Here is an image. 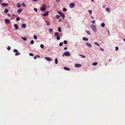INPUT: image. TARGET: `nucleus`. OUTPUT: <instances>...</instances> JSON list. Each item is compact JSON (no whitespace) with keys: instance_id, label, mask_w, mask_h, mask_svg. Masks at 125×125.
Instances as JSON below:
<instances>
[{"instance_id":"obj_19","label":"nucleus","mask_w":125,"mask_h":125,"mask_svg":"<svg viewBox=\"0 0 125 125\" xmlns=\"http://www.w3.org/2000/svg\"><path fill=\"white\" fill-rule=\"evenodd\" d=\"M17 7H18L19 8V7H21V5L20 4H19V3H17Z\"/></svg>"},{"instance_id":"obj_17","label":"nucleus","mask_w":125,"mask_h":125,"mask_svg":"<svg viewBox=\"0 0 125 125\" xmlns=\"http://www.w3.org/2000/svg\"><path fill=\"white\" fill-rule=\"evenodd\" d=\"M55 63L56 64H57L58 63V61L57 58L55 59Z\"/></svg>"},{"instance_id":"obj_25","label":"nucleus","mask_w":125,"mask_h":125,"mask_svg":"<svg viewBox=\"0 0 125 125\" xmlns=\"http://www.w3.org/2000/svg\"><path fill=\"white\" fill-rule=\"evenodd\" d=\"M58 31L59 32H60L61 31V28L60 27H59L58 28Z\"/></svg>"},{"instance_id":"obj_7","label":"nucleus","mask_w":125,"mask_h":125,"mask_svg":"<svg viewBox=\"0 0 125 125\" xmlns=\"http://www.w3.org/2000/svg\"><path fill=\"white\" fill-rule=\"evenodd\" d=\"M8 4L7 3H3L1 4V5L3 6H8Z\"/></svg>"},{"instance_id":"obj_45","label":"nucleus","mask_w":125,"mask_h":125,"mask_svg":"<svg viewBox=\"0 0 125 125\" xmlns=\"http://www.w3.org/2000/svg\"><path fill=\"white\" fill-rule=\"evenodd\" d=\"M118 47H115V50L116 51H118Z\"/></svg>"},{"instance_id":"obj_51","label":"nucleus","mask_w":125,"mask_h":125,"mask_svg":"<svg viewBox=\"0 0 125 125\" xmlns=\"http://www.w3.org/2000/svg\"><path fill=\"white\" fill-rule=\"evenodd\" d=\"M67 47H65L64 48V50H67Z\"/></svg>"},{"instance_id":"obj_35","label":"nucleus","mask_w":125,"mask_h":125,"mask_svg":"<svg viewBox=\"0 0 125 125\" xmlns=\"http://www.w3.org/2000/svg\"><path fill=\"white\" fill-rule=\"evenodd\" d=\"M94 43L95 45H96L99 46H100V45H99V44H98V43H97V42H95Z\"/></svg>"},{"instance_id":"obj_33","label":"nucleus","mask_w":125,"mask_h":125,"mask_svg":"<svg viewBox=\"0 0 125 125\" xmlns=\"http://www.w3.org/2000/svg\"><path fill=\"white\" fill-rule=\"evenodd\" d=\"M40 47H41V48H44V46L42 44H41L40 45Z\"/></svg>"},{"instance_id":"obj_60","label":"nucleus","mask_w":125,"mask_h":125,"mask_svg":"<svg viewBox=\"0 0 125 125\" xmlns=\"http://www.w3.org/2000/svg\"><path fill=\"white\" fill-rule=\"evenodd\" d=\"M91 18H92V19H93V18H94V17H91Z\"/></svg>"},{"instance_id":"obj_38","label":"nucleus","mask_w":125,"mask_h":125,"mask_svg":"<svg viewBox=\"0 0 125 125\" xmlns=\"http://www.w3.org/2000/svg\"><path fill=\"white\" fill-rule=\"evenodd\" d=\"M10 49H11L10 47L9 46H8V47L7 48V49L8 50H10Z\"/></svg>"},{"instance_id":"obj_41","label":"nucleus","mask_w":125,"mask_h":125,"mask_svg":"<svg viewBox=\"0 0 125 125\" xmlns=\"http://www.w3.org/2000/svg\"><path fill=\"white\" fill-rule=\"evenodd\" d=\"M20 20V18L19 17H17V18L16 19V20L17 21H19Z\"/></svg>"},{"instance_id":"obj_31","label":"nucleus","mask_w":125,"mask_h":125,"mask_svg":"<svg viewBox=\"0 0 125 125\" xmlns=\"http://www.w3.org/2000/svg\"><path fill=\"white\" fill-rule=\"evenodd\" d=\"M60 16L62 17L64 19V16L63 14H62Z\"/></svg>"},{"instance_id":"obj_47","label":"nucleus","mask_w":125,"mask_h":125,"mask_svg":"<svg viewBox=\"0 0 125 125\" xmlns=\"http://www.w3.org/2000/svg\"><path fill=\"white\" fill-rule=\"evenodd\" d=\"M34 10L36 12H37V10L36 8H34Z\"/></svg>"},{"instance_id":"obj_10","label":"nucleus","mask_w":125,"mask_h":125,"mask_svg":"<svg viewBox=\"0 0 125 125\" xmlns=\"http://www.w3.org/2000/svg\"><path fill=\"white\" fill-rule=\"evenodd\" d=\"M14 26L15 27V29L17 30L18 29V25L14 24Z\"/></svg>"},{"instance_id":"obj_20","label":"nucleus","mask_w":125,"mask_h":125,"mask_svg":"<svg viewBox=\"0 0 125 125\" xmlns=\"http://www.w3.org/2000/svg\"><path fill=\"white\" fill-rule=\"evenodd\" d=\"M97 62H95L94 63H92V65H93L96 66L97 65Z\"/></svg>"},{"instance_id":"obj_12","label":"nucleus","mask_w":125,"mask_h":125,"mask_svg":"<svg viewBox=\"0 0 125 125\" xmlns=\"http://www.w3.org/2000/svg\"><path fill=\"white\" fill-rule=\"evenodd\" d=\"M86 45L90 48H91L92 47V45L88 43H86Z\"/></svg>"},{"instance_id":"obj_8","label":"nucleus","mask_w":125,"mask_h":125,"mask_svg":"<svg viewBox=\"0 0 125 125\" xmlns=\"http://www.w3.org/2000/svg\"><path fill=\"white\" fill-rule=\"evenodd\" d=\"M22 9L21 8H20V9H19L17 10V12L18 13H21V12L22 11Z\"/></svg>"},{"instance_id":"obj_39","label":"nucleus","mask_w":125,"mask_h":125,"mask_svg":"<svg viewBox=\"0 0 125 125\" xmlns=\"http://www.w3.org/2000/svg\"><path fill=\"white\" fill-rule=\"evenodd\" d=\"M79 55H80V56H82L81 57L82 58H84L85 57V56H84V55H81V54H79Z\"/></svg>"},{"instance_id":"obj_58","label":"nucleus","mask_w":125,"mask_h":125,"mask_svg":"<svg viewBox=\"0 0 125 125\" xmlns=\"http://www.w3.org/2000/svg\"><path fill=\"white\" fill-rule=\"evenodd\" d=\"M37 56L39 58L40 57V56L39 55H37Z\"/></svg>"},{"instance_id":"obj_40","label":"nucleus","mask_w":125,"mask_h":125,"mask_svg":"<svg viewBox=\"0 0 125 125\" xmlns=\"http://www.w3.org/2000/svg\"><path fill=\"white\" fill-rule=\"evenodd\" d=\"M60 37L59 36H57V37L56 39L58 40H59L60 39Z\"/></svg>"},{"instance_id":"obj_6","label":"nucleus","mask_w":125,"mask_h":125,"mask_svg":"<svg viewBox=\"0 0 125 125\" xmlns=\"http://www.w3.org/2000/svg\"><path fill=\"white\" fill-rule=\"evenodd\" d=\"M48 12H47L46 13H44L42 14V15L43 16H46L48 15Z\"/></svg>"},{"instance_id":"obj_9","label":"nucleus","mask_w":125,"mask_h":125,"mask_svg":"<svg viewBox=\"0 0 125 125\" xmlns=\"http://www.w3.org/2000/svg\"><path fill=\"white\" fill-rule=\"evenodd\" d=\"M75 66L76 67H79L81 66V65L79 64H75Z\"/></svg>"},{"instance_id":"obj_28","label":"nucleus","mask_w":125,"mask_h":125,"mask_svg":"<svg viewBox=\"0 0 125 125\" xmlns=\"http://www.w3.org/2000/svg\"><path fill=\"white\" fill-rule=\"evenodd\" d=\"M105 26V24L104 23H102L101 24V26L102 27H104Z\"/></svg>"},{"instance_id":"obj_2","label":"nucleus","mask_w":125,"mask_h":125,"mask_svg":"<svg viewBox=\"0 0 125 125\" xmlns=\"http://www.w3.org/2000/svg\"><path fill=\"white\" fill-rule=\"evenodd\" d=\"M65 55L66 56H69L70 55V54L69 52L68 51L64 52L62 54V56Z\"/></svg>"},{"instance_id":"obj_27","label":"nucleus","mask_w":125,"mask_h":125,"mask_svg":"<svg viewBox=\"0 0 125 125\" xmlns=\"http://www.w3.org/2000/svg\"><path fill=\"white\" fill-rule=\"evenodd\" d=\"M45 22L46 23H47V25H50V24L46 20Z\"/></svg>"},{"instance_id":"obj_64","label":"nucleus","mask_w":125,"mask_h":125,"mask_svg":"<svg viewBox=\"0 0 125 125\" xmlns=\"http://www.w3.org/2000/svg\"><path fill=\"white\" fill-rule=\"evenodd\" d=\"M107 65V64H105V65Z\"/></svg>"},{"instance_id":"obj_42","label":"nucleus","mask_w":125,"mask_h":125,"mask_svg":"<svg viewBox=\"0 0 125 125\" xmlns=\"http://www.w3.org/2000/svg\"><path fill=\"white\" fill-rule=\"evenodd\" d=\"M22 5L23 6L25 7V4L24 3H22Z\"/></svg>"},{"instance_id":"obj_18","label":"nucleus","mask_w":125,"mask_h":125,"mask_svg":"<svg viewBox=\"0 0 125 125\" xmlns=\"http://www.w3.org/2000/svg\"><path fill=\"white\" fill-rule=\"evenodd\" d=\"M86 32L88 34H89V35H91V33L90 32L88 31V30H86Z\"/></svg>"},{"instance_id":"obj_36","label":"nucleus","mask_w":125,"mask_h":125,"mask_svg":"<svg viewBox=\"0 0 125 125\" xmlns=\"http://www.w3.org/2000/svg\"><path fill=\"white\" fill-rule=\"evenodd\" d=\"M34 39L35 40L37 39V36L35 35H34Z\"/></svg>"},{"instance_id":"obj_43","label":"nucleus","mask_w":125,"mask_h":125,"mask_svg":"<svg viewBox=\"0 0 125 125\" xmlns=\"http://www.w3.org/2000/svg\"><path fill=\"white\" fill-rule=\"evenodd\" d=\"M63 10L64 11H66L67 10V9L65 8H64L63 9Z\"/></svg>"},{"instance_id":"obj_49","label":"nucleus","mask_w":125,"mask_h":125,"mask_svg":"<svg viewBox=\"0 0 125 125\" xmlns=\"http://www.w3.org/2000/svg\"><path fill=\"white\" fill-rule=\"evenodd\" d=\"M60 0H55V1L56 2H59Z\"/></svg>"},{"instance_id":"obj_48","label":"nucleus","mask_w":125,"mask_h":125,"mask_svg":"<svg viewBox=\"0 0 125 125\" xmlns=\"http://www.w3.org/2000/svg\"><path fill=\"white\" fill-rule=\"evenodd\" d=\"M62 21V19H60L58 20V22H61Z\"/></svg>"},{"instance_id":"obj_57","label":"nucleus","mask_w":125,"mask_h":125,"mask_svg":"<svg viewBox=\"0 0 125 125\" xmlns=\"http://www.w3.org/2000/svg\"><path fill=\"white\" fill-rule=\"evenodd\" d=\"M107 31L108 33L109 34V31H108V30H107Z\"/></svg>"},{"instance_id":"obj_62","label":"nucleus","mask_w":125,"mask_h":125,"mask_svg":"<svg viewBox=\"0 0 125 125\" xmlns=\"http://www.w3.org/2000/svg\"><path fill=\"white\" fill-rule=\"evenodd\" d=\"M123 40L125 42V39H124Z\"/></svg>"},{"instance_id":"obj_44","label":"nucleus","mask_w":125,"mask_h":125,"mask_svg":"<svg viewBox=\"0 0 125 125\" xmlns=\"http://www.w3.org/2000/svg\"><path fill=\"white\" fill-rule=\"evenodd\" d=\"M89 12L90 14H91L92 13V11L91 10H89Z\"/></svg>"},{"instance_id":"obj_16","label":"nucleus","mask_w":125,"mask_h":125,"mask_svg":"<svg viewBox=\"0 0 125 125\" xmlns=\"http://www.w3.org/2000/svg\"><path fill=\"white\" fill-rule=\"evenodd\" d=\"M83 40L84 41H87L88 40V39L86 37H83Z\"/></svg>"},{"instance_id":"obj_1","label":"nucleus","mask_w":125,"mask_h":125,"mask_svg":"<svg viewBox=\"0 0 125 125\" xmlns=\"http://www.w3.org/2000/svg\"><path fill=\"white\" fill-rule=\"evenodd\" d=\"M93 30L95 32H96V28L95 26L94 25H92L91 26Z\"/></svg>"},{"instance_id":"obj_56","label":"nucleus","mask_w":125,"mask_h":125,"mask_svg":"<svg viewBox=\"0 0 125 125\" xmlns=\"http://www.w3.org/2000/svg\"><path fill=\"white\" fill-rule=\"evenodd\" d=\"M8 14V15L9 16V17H11V15L9 14Z\"/></svg>"},{"instance_id":"obj_26","label":"nucleus","mask_w":125,"mask_h":125,"mask_svg":"<svg viewBox=\"0 0 125 125\" xmlns=\"http://www.w3.org/2000/svg\"><path fill=\"white\" fill-rule=\"evenodd\" d=\"M21 38L24 41H26L27 40V39L25 37H21Z\"/></svg>"},{"instance_id":"obj_32","label":"nucleus","mask_w":125,"mask_h":125,"mask_svg":"<svg viewBox=\"0 0 125 125\" xmlns=\"http://www.w3.org/2000/svg\"><path fill=\"white\" fill-rule=\"evenodd\" d=\"M63 42L65 44H66L67 43V42L66 41L64 40L63 41Z\"/></svg>"},{"instance_id":"obj_3","label":"nucleus","mask_w":125,"mask_h":125,"mask_svg":"<svg viewBox=\"0 0 125 125\" xmlns=\"http://www.w3.org/2000/svg\"><path fill=\"white\" fill-rule=\"evenodd\" d=\"M5 22L7 24H9L10 23V20L9 19H6L5 20Z\"/></svg>"},{"instance_id":"obj_53","label":"nucleus","mask_w":125,"mask_h":125,"mask_svg":"<svg viewBox=\"0 0 125 125\" xmlns=\"http://www.w3.org/2000/svg\"><path fill=\"white\" fill-rule=\"evenodd\" d=\"M34 59H37V56H35L34 57Z\"/></svg>"},{"instance_id":"obj_52","label":"nucleus","mask_w":125,"mask_h":125,"mask_svg":"<svg viewBox=\"0 0 125 125\" xmlns=\"http://www.w3.org/2000/svg\"><path fill=\"white\" fill-rule=\"evenodd\" d=\"M100 49L102 51H104V49H103L102 48H100Z\"/></svg>"},{"instance_id":"obj_54","label":"nucleus","mask_w":125,"mask_h":125,"mask_svg":"<svg viewBox=\"0 0 125 125\" xmlns=\"http://www.w3.org/2000/svg\"><path fill=\"white\" fill-rule=\"evenodd\" d=\"M58 13H59V14H62L61 12H58Z\"/></svg>"},{"instance_id":"obj_50","label":"nucleus","mask_w":125,"mask_h":125,"mask_svg":"<svg viewBox=\"0 0 125 125\" xmlns=\"http://www.w3.org/2000/svg\"><path fill=\"white\" fill-rule=\"evenodd\" d=\"M95 21H92V22L93 23H94Z\"/></svg>"},{"instance_id":"obj_24","label":"nucleus","mask_w":125,"mask_h":125,"mask_svg":"<svg viewBox=\"0 0 125 125\" xmlns=\"http://www.w3.org/2000/svg\"><path fill=\"white\" fill-rule=\"evenodd\" d=\"M20 53L19 52H16L15 54V55L16 56H17L18 55H19L20 54Z\"/></svg>"},{"instance_id":"obj_11","label":"nucleus","mask_w":125,"mask_h":125,"mask_svg":"<svg viewBox=\"0 0 125 125\" xmlns=\"http://www.w3.org/2000/svg\"><path fill=\"white\" fill-rule=\"evenodd\" d=\"M46 10V9L45 7H42L40 9L42 11H44Z\"/></svg>"},{"instance_id":"obj_34","label":"nucleus","mask_w":125,"mask_h":125,"mask_svg":"<svg viewBox=\"0 0 125 125\" xmlns=\"http://www.w3.org/2000/svg\"><path fill=\"white\" fill-rule=\"evenodd\" d=\"M30 43L31 44H33L34 43V42L33 40H32L31 41Z\"/></svg>"},{"instance_id":"obj_5","label":"nucleus","mask_w":125,"mask_h":125,"mask_svg":"<svg viewBox=\"0 0 125 125\" xmlns=\"http://www.w3.org/2000/svg\"><path fill=\"white\" fill-rule=\"evenodd\" d=\"M45 59L48 61H51V59L49 57H45Z\"/></svg>"},{"instance_id":"obj_61","label":"nucleus","mask_w":125,"mask_h":125,"mask_svg":"<svg viewBox=\"0 0 125 125\" xmlns=\"http://www.w3.org/2000/svg\"><path fill=\"white\" fill-rule=\"evenodd\" d=\"M43 6L45 7H46V6L45 5H43Z\"/></svg>"},{"instance_id":"obj_30","label":"nucleus","mask_w":125,"mask_h":125,"mask_svg":"<svg viewBox=\"0 0 125 125\" xmlns=\"http://www.w3.org/2000/svg\"><path fill=\"white\" fill-rule=\"evenodd\" d=\"M13 51L15 52H17L18 51L17 50L15 49Z\"/></svg>"},{"instance_id":"obj_46","label":"nucleus","mask_w":125,"mask_h":125,"mask_svg":"<svg viewBox=\"0 0 125 125\" xmlns=\"http://www.w3.org/2000/svg\"><path fill=\"white\" fill-rule=\"evenodd\" d=\"M29 55L30 56H33V53H30L29 54Z\"/></svg>"},{"instance_id":"obj_63","label":"nucleus","mask_w":125,"mask_h":125,"mask_svg":"<svg viewBox=\"0 0 125 125\" xmlns=\"http://www.w3.org/2000/svg\"><path fill=\"white\" fill-rule=\"evenodd\" d=\"M92 1L93 2L94 1V0H92Z\"/></svg>"},{"instance_id":"obj_21","label":"nucleus","mask_w":125,"mask_h":125,"mask_svg":"<svg viewBox=\"0 0 125 125\" xmlns=\"http://www.w3.org/2000/svg\"><path fill=\"white\" fill-rule=\"evenodd\" d=\"M53 29H52V28L50 29H49V32H51V33L52 32V31H53Z\"/></svg>"},{"instance_id":"obj_59","label":"nucleus","mask_w":125,"mask_h":125,"mask_svg":"<svg viewBox=\"0 0 125 125\" xmlns=\"http://www.w3.org/2000/svg\"><path fill=\"white\" fill-rule=\"evenodd\" d=\"M111 60L110 59H109V61L110 62Z\"/></svg>"},{"instance_id":"obj_55","label":"nucleus","mask_w":125,"mask_h":125,"mask_svg":"<svg viewBox=\"0 0 125 125\" xmlns=\"http://www.w3.org/2000/svg\"><path fill=\"white\" fill-rule=\"evenodd\" d=\"M2 2V0H0V4Z\"/></svg>"},{"instance_id":"obj_23","label":"nucleus","mask_w":125,"mask_h":125,"mask_svg":"<svg viewBox=\"0 0 125 125\" xmlns=\"http://www.w3.org/2000/svg\"><path fill=\"white\" fill-rule=\"evenodd\" d=\"M60 16H60V15L59 16V15H56V18L57 19H59Z\"/></svg>"},{"instance_id":"obj_15","label":"nucleus","mask_w":125,"mask_h":125,"mask_svg":"<svg viewBox=\"0 0 125 125\" xmlns=\"http://www.w3.org/2000/svg\"><path fill=\"white\" fill-rule=\"evenodd\" d=\"M63 69L67 71H69L70 70V69L69 68H68L66 67H64L63 68Z\"/></svg>"},{"instance_id":"obj_37","label":"nucleus","mask_w":125,"mask_h":125,"mask_svg":"<svg viewBox=\"0 0 125 125\" xmlns=\"http://www.w3.org/2000/svg\"><path fill=\"white\" fill-rule=\"evenodd\" d=\"M63 44V43L62 42H60L59 44V46H62Z\"/></svg>"},{"instance_id":"obj_14","label":"nucleus","mask_w":125,"mask_h":125,"mask_svg":"<svg viewBox=\"0 0 125 125\" xmlns=\"http://www.w3.org/2000/svg\"><path fill=\"white\" fill-rule=\"evenodd\" d=\"M26 27V25L25 24H23L21 25V27L23 28H25Z\"/></svg>"},{"instance_id":"obj_4","label":"nucleus","mask_w":125,"mask_h":125,"mask_svg":"<svg viewBox=\"0 0 125 125\" xmlns=\"http://www.w3.org/2000/svg\"><path fill=\"white\" fill-rule=\"evenodd\" d=\"M69 6L70 8H73L74 7V3H72L69 4Z\"/></svg>"},{"instance_id":"obj_13","label":"nucleus","mask_w":125,"mask_h":125,"mask_svg":"<svg viewBox=\"0 0 125 125\" xmlns=\"http://www.w3.org/2000/svg\"><path fill=\"white\" fill-rule=\"evenodd\" d=\"M54 35L55 36L57 37L59 36V33L58 32H55L54 33Z\"/></svg>"},{"instance_id":"obj_22","label":"nucleus","mask_w":125,"mask_h":125,"mask_svg":"<svg viewBox=\"0 0 125 125\" xmlns=\"http://www.w3.org/2000/svg\"><path fill=\"white\" fill-rule=\"evenodd\" d=\"M9 10H8L7 9H6L4 11V12L5 13H8V12Z\"/></svg>"},{"instance_id":"obj_29","label":"nucleus","mask_w":125,"mask_h":125,"mask_svg":"<svg viewBox=\"0 0 125 125\" xmlns=\"http://www.w3.org/2000/svg\"><path fill=\"white\" fill-rule=\"evenodd\" d=\"M106 10L107 11H108V12H109V11H110L109 9V8H106Z\"/></svg>"}]
</instances>
